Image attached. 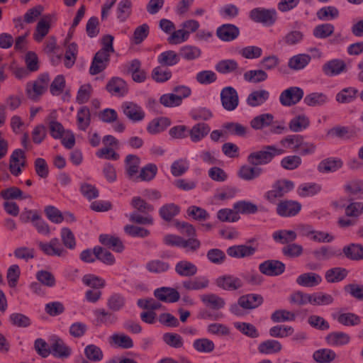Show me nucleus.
<instances>
[{
	"mask_svg": "<svg viewBox=\"0 0 363 363\" xmlns=\"http://www.w3.org/2000/svg\"><path fill=\"white\" fill-rule=\"evenodd\" d=\"M284 153V150L274 145H264L259 150L250 152L247 162L252 166L259 167L269 164L276 156Z\"/></svg>",
	"mask_w": 363,
	"mask_h": 363,
	"instance_id": "obj_1",
	"label": "nucleus"
},
{
	"mask_svg": "<svg viewBox=\"0 0 363 363\" xmlns=\"http://www.w3.org/2000/svg\"><path fill=\"white\" fill-rule=\"evenodd\" d=\"M294 188L293 182L285 179H279L273 183L272 189L264 194V198L269 203H274L277 199L283 197Z\"/></svg>",
	"mask_w": 363,
	"mask_h": 363,
	"instance_id": "obj_2",
	"label": "nucleus"
},
{
	"mask_svg": "<svg viewBox=\"0 0 363 363\" xmlns=\"http://www.w3.org/2000/svg\"><path fill=\"white\" fill-rule=\"evenodd\" d=\"M249 16L255 23L264 26H271L274 24L277 18V13L274 9L255 8L250 11Z\"/></svg>",
	"mask_w": 363,
	"mask_h": 363,
	"instance_id": "obj_3",
	"label": "nucleus"
},
{
	"mask_svg": "<svg viewBox=\"0 0 363 363\" xmlns=\"http://www.w3.org/2000/svg\"><path fill=\"white\" fill-rule=\"evenodd\" d=\"M303 90L298 86H291L284 90L279 96L280 104L284 106H292L303 97Z\"/></svg>",
	"mask_w": 363,
	"mask_h": 363,
	"instance_id": "obj_4",
	"label": "nucleus"
},
{
	"mask_svg": "<svg viewBox=\"0 0 363 363\" xmlns=\"http://www.w3.org/2000/svg\"><path fill=\"white\" fill-rule=\"evenodd\" d=\"M38 247L48 256L65 257L68 255L67 250L62 246L57 238H52L49 242H39Z\"/></svg>",
	"mask_w": 363,
	"mask_h": 363,
	"instance_id": "obj_5",
	"label": "nucleus"
},
{
	"mask_svg": "<svg viewBox=\"0 0 363 363\" xmlns=\"http://www.w3.org/2000/svg\"><path fill=\"white\" fill-rule=\"evenodd\" d=\"M220 101L224 109L228 111H234L239 104L237 91L232 86L224 87L220 91Z\"/></svg>",
	"mask_w": 363,
	"mask_h": 363,
	"instance_id": "obj_6",
	"label": "nucleus"
},
{
	"mask_svg": "<svg viewBox=\"0 0 363 363\" xmlns=\"http://www.w3.org/2000/svg\"><path fill=\"white\" fill-rule=\"evenodd\" d=\"M259 270L264 275L276 277L284 272L285 264L279 260L268 259L259 264Z\"/></svg>",
	"mask_w": 363,
	"mask_h": 363,
	"instance_id": "obj_7",
	"label": "nucleus"
},
{
	"mask_svg": "<svg viewBox=\"0 0 363 363\" xmlns=\"http://www.w3.org/2000/svg\"><path fill=\"white\" fill-rule=\"evenodd\" d=\"M301 209V204L293 200H282L278 203L277 213L281 217H292L297 215Z\"/></svg>",
	"mask_w": 363,
	"mask_h": 363,
	"instance_id": "obj_8",
	"label": "nucleus"
},
{
	"mask_svg": "<svg viewBox=\"0 0 363 363\" xmlns=\"http://www.w3.org/2000/svg\"><path fill=\"white\" fill-rule=\"evenodd\" d=\"M110 62V54L104 51L99 50L93 57L89 73L91 75H96L104 71Z\"/></svg>",
	"mask_w": 363,
	"mask_h": 363,
	"instance_id": "obj_9",
	"label": "nucleus"
},
{
	"mask_svg": "<svg viewBox=\"0 0 363 363\" xmlns=\"http://www.w3.org/2000/svg\"><path fill=\"white\" fill-rule=\"evenodd\" d=\"M121 108L124 115L133 122L141 121L145 116V113L141 106L132 101L123 103Z\"/></svg>",
	"mask_w": 363,
	"mask_h": 363,
	"instance_id": "obj_10",
	"label": "nucleus"
},
{
	"mask_svg": "<svg viewBox=\"0 0 363 363\" xmlns=\"http://www.w3.org/2000/svg\"><path fill=\"white\" fill-rule=\"evenodd\" d=\"M218 287L226 291H235L243 286L242 281L234 275L225 274L218 277L216 279Z\"/></svg>",
	"mask_w": 363,
	"mask_h": 363,
	"instance_id": "obj_11",
	"label": "nucleus"
},
{
	"mask_svg": "<svg viewBox=\"0 0 363 363\" xmlns=\"http://www.w3.org/2000/svg\"><path fill=\"white\" fill-rule=\"evenodd\" d=\"M26 164L24 151L21 149L15 150L10 157L9 170L11 173L14 176L19 175L22 172L21 167H25Z\"/></svg>",
	"mask_w": 363,
	"mask_h": 363,
	"instance_id": "obj_12",
	"label": "nucleus"
},
{
	"mask_svg": "<svg viewBox=\"0 0 363 363\" xmlns=\"http://www.w3.org/2000/svg\"><path fill=\"white\" fill-rule=\"evenodd\" d=\"M240 35V29L233 24L226 23L219 26L216 30L217 37L225 42L233 41Z\"/></svg>",
	"mask_w": 363,
	"mask_h": 363,
	"instance_id": "obj_13",
	"label": "nucleus"
},
{
	"mask_svg": "<svg viewBox=\"0 0 363 363\" xmlns=\"http://www.w3.org/2000/svg\"><path fill=\"white\" fill-rule=\"evenodd\" d=\"M106 89L113 96H123L128 91V88L126 82L120 77L111 78L106 86Z\"/></svg>",
	"mask_w": 363,
	"mask_h": 363,
	"instance_id": "obj_14",
	"label": "nucleus"
},
{
	"mask_svg": "<svg viewBox=\"0 0 363 363\" xmlns=\"http://www.w3.org/2000/svg\"><path fill=\"white\" fill-rule=\"evenodd\" d=\"M323 73L330 77L339 75L347 72L345 62L340 59L331 60L323 65Z\"/></svg>",
	"mask_w": 363,
	"mask_h": 363,
	"instance_id": "obj_15",
	"label": "nucleus"
},
{
	"mask_svg": "<svg viewBox=\"0 0 363 363\" xmlns=\"http://www.w3.org/2000/svg\"><path fill=\"white\" fill-rule=\"evenodd\" d=\"M257 251V247L246 245H238L229 247L227 254L233 258L241 259L252 256Z\"/></svg>",
	"mask_w": 363,
	"mask_h": 363,
	"instance_id": "obj_16",
	"label": "nucleus"
},
{
	"mask_svg": "<svg viewBox=\"0 0 363 363\" xmlns=\"http://www.w3.org/2000/svg\"><path fill=\"white\" fill-rule=\"evenodd\" d=\"M216 70L223 74L234 73L240 75L242 70L240 69L238 63L232 59L223 60L219 61L215 66Z\"/></svg>",
	"mask_w": 363,
	"mask_h": 363,
	"instance_id": "obj_17",
	"label": "nucleus"
},
{
	"mask_svg": "<svg viewBox=\"0 0 363 363\" xmlns=\"http://www.w3.org/2000/svg\"><path fill=\"white\" fill-rule=\"evenodd\" d=\"M50 348L52 354L57 358L66 359L69 357L72 353V349L59 337L52 339Z\"/></svg>",
	"mask_w": 363,
	"mask_h": 363,
	"instance_id": "obj_18",
	"label": "nucleus"
},
{
	"mask_svg": "<svg viewBox=\"0 0 363 363\" xmlns=\"http://www.w3.org/2000/svg\"><path fill=\"white\" fill-rule=\"evenodd\" d=\"M327 344L331 347H341L347 345L351 340L350 335L335 331L328 333L325 337Z\"/></svg>",
	"mask_w": 363,
	"mask_h": 363,
	"instance_id": "obj_19",
	"label": "nucleus"
},
{
	"mask_svg": "<svg viewBox=\"0 0 363 363\" xmlns=\"http://www.w3.org/2000/svg\"><path fill=\"white\" fill-rule=\"evenodd\" d=\"M155 296L160 301L174 303L179 300V293L173 288L161 287L154 291Z\"/></svg>",
	"mask_w": 363,
	"mask_h": 363,
	"instance_id": "obj_20",
	"label": "nucleus"
},
{
	"mask_svg": "<svg viewBox=\"0 0 363 363\" xmlns=\"http://www.w3.org/2000/svg\"><path fill=\"white\" fill-rule=\"evenodd\" d=\"M263 173V169L259 167L245 164L238 170V177L245 181H252Z\"/></svg>",
	"mask_w": 363,
	"mask_h": 363,
	"instance_id": "obj_21",
	"label": "nucleus"
},
{
	"mask_svg": "<svg viewBox=\"0 0 363 363\" xmlns=\"http://www.w3.org/2000/svg\"><path fill=\"white\" fill-rule=\"evenodd\" d=\"M342 161L337 157H328L323 160L318 165L320 173L334 172L342 168Z\"/></svg>",
	"mask_w": 363,
	"mask_h": 363,
	"instance_id": "obj_22",
	"label": "nucleus"
},
{
	"mask_svg": "<svg viewBox=\"0 0 363 363\" xmlns=\"http://www.w3.org/2000/svg\"><path fill=\"white\" fill-rule=\"evenodd\" d=\"M239 305L245 309H253L263 303V297L259 294H250L238 298Z\"/></svg>",
	"mask_w": 363,
	"mask_h": 363,
	"instance_id": "obj_23",
	"label": "nucleus"
},
{
	"mask_svg": "<svg viewBox=\"0 0 363 363\" xmlns=\"http://www.w3.org/2000/svg\"><path fill=\"white\" fill-rule=\"evenodd\" d=\"M176 273L184 277H191L198 272L197 267L192 262L187 260H181L175 265Z\"/></svg>",
	"mask_w": 363,
	"mask_h": 363,
	"instance_id": "obj_24",
	"label": "nucleus"
},
{
	"mask_svg": "<svg viewBox=\"0 0 363 363\" xmlns=\"http://www.w3.org/2000/svg\"><path fill=\"white\" fill-rule=\"evenodd\" d=\"M269 98V92L265 89L252 91L247 98V104L251 107L264 104Z\"/></svg>",
	"mask_w": 363,
	"mask_h": 363,
	"instance_id": "obj_25",
	"label": "nucleus"
},
{
	"mask_svg": "<svg viewBox=\"0 0 363 363\" xmlns=\"http://www.w3.org/2000/svg\"><path fill=\"white\" fill-rule=\"evenodd\" d=\"M322 281L321 277L313 272L303 273L296 279V283L304 287H314Z\"/></svg>",
	"mask_w": 363,
	"mask_h": 363,
	"instance_id": "obj_26",
	"label": "nucleus"
},
{
	"mask_svg": "<svg viewBox=\"0 0 363 363\" xmlns=\"http://www.w3.org/2000/svg\"><path fill=\"white\" fill-rule=\"evenodd\" d=\"M99 242L117 252L124 250V245L118 237L108 234H101L99 238Z\"/></svg>",
	"mask_w": 363,
	"mask_h": 363,
	"instance_id": "obj_27",
	"label": "nucleus"
},
{
	"mask_svg": "<svg viewBox=\"0 0 363 363\" xmlns=\"http://www.w3.org/2000/svg\"><path fill=\"white\" fill-rule=\"evenodd\" d=\"M358 93V89L354 87H345L336 94L335 100L340 104H350L357 99Z\"/></svg>",
	"mask_w": 363,
	"mask_h": 363,
	"instance_id": "obj_28",
	"label": "nucleus"
},
{
	"mask_svg": "<svg viewBox=\"0 0 363 363\" xmlns=\"http://www.w3.org/2000/svg\"><path fill=\"white\" fill-rule=\"evenodd\" d=\"M310 125V119L304 114L294 117L289 123V128L291 132L300 133L307 129Z\"/></svg>",
	"mask_w": 363,
	"mask_h": 363,
	"instance_id": "obj_29",
	"label": "nucleus"
},
{
	"mask_svg": "<svg viewBox=\"0 0 363 363\" xmlns=\"http://www.w3.org/2000/svg\"><path fill=\"white\" fill-rule=\"evenodd\" d=\"M182 286L188 291H199L208 287L209 280L206 277H197L193 279L184 281Z\"/></svg>",
	"mask_w": 363,
	"mask_h": 363,
	"instance_id": "obj_30",
	"label": "nucleus"
},
{
	"mask_svg": "<svg viewBox=\"0 0 363 363\" xmlns=\"http://www.w3.org/2000/svg\"><path fill=\"white\" fill-rule=\"evenodd\" d=\"M55 111L51 113L47 117L46 120L48 123V127L51 136L54 139H61L62 138L63 134L65 133V130L63 125L55 120Z\"/></svg>",
	"mask_w": 363,
	"mask_h": 363,
	"instance_id": "obj_31",
	"label": "nucleus"
},
{
	"mask_svg": "<svg viewBox=\"0 0 363 363\" xmlns=\"http://www.w3.org/2000/svg\"><path fill=\"white\" fill-rule=\"evenodd\" d=\"M170 124L171 121L167 117L155 118L148 123L147 130L152 135L157 134L164 131Z\"/></svg>",
	"mask_w": 363,
	"mask_h": 363,
	"instance_id": "obj_32",
	"label": "nucleus"
},
{
	"mask_svg": "<svg viewBox=\"0 0 363 363\" xmlns=\"http://www.w3.org/2000/svg\"><path fill=\"white\" fill-rule=\"evenodd\" d=\"M311 60V57L308 54H298L289 60L288 67L292 70H301L309 64Z\"/></svg>",
	"mask_w": 363,
	"mask_h": 363,
	"instance_id": "obj_33",
	"label": "nucleus"
},
{
	"mask_svg": "<svg viewBox=\"0 0 363 363\" xmlns=\"http://www.w3.org/2000/svg\"><path fill=\"white\" fill-rule=\"evenodd\" d=\"M274 116L272 113H262L253 118L250 126L255 130H262L273 124Z\"/></svg>",
	"mask_w": 363,
	"mask_h": 363,
	"instance_id": "obj_34",
	"label": "nucleus"
},
{
	"mask_svg": "<svg viewBox=\"0 0 363 363\" xmlns=\"http://www.w3.org/2000/svg\"><path fill=\"white\" fill-rule=\"evenodd\" d=\"M209 125L204 123H199L194 125L189 131V136L191 141L197 143L205 138L210 132Z\"/></svg>",
	"mask_w": 363,
	"mask_h": 363,
	"instance_id": "obj_35",
	"label": "nucleus"
},
{
	"mask_svg": "<svg viewBox=\"0 0 363 363\" xmlns=\"http://www.w3.org/2000/svg\"><path fill=\"white\" fill-rule=\"evenodd\" d=\"M96 316V322L100 325H105L109 326L116 323L117 317L111 312L106 311L104 308H98L94 311Z\"/></svg>",
	"mask_w": 363,
	"mask_h": 363,
	"instance_id": "obj_36",
	"label": "nucleus"
},
{
	"mask_svg": "<svg viewBox=\"0 0 363 363\" xmlns=\"http://www.w3.org/2000/svg\"><path fill=\"white\" fill-rule=\"evenodd\" d=\"M140 158L135 155H128L125 157V171L130 179L134 181L136 174L138 172Z\"/></svg>",
	"mask_w": 363,
	"mask_h": 363,
	"instance_id": "obj_37",
	"label": "nucleus"
},
{
	"mask_svg": "<svg viewBox=\"0 0 363 363\" xmlns=\"http://www.w3.org/2000/svg\"><path fill=\"white\" fill-rule=\"evenodd\" d=\"M201 301L208 307L213 310H219L225 306V300L214 294H208L201 296Z\"/></svg>",
	"mask_w": 363,
	"mask_h": 363,
	"instance_id": "obj_38",
	"label": "nucleus"
},
{
	"mask_svg": "<svg viewBox=\"0 0 363 363\" xmlns=\"http://www.w3.org/2000/svg\"><path fill=\"white\" fill-rule=\"evenodd\" d=\"M342 252L345 257L351 260L363 259V245L352 243L345 246Z\"/></svg>",
	"mask_w": 363,
	"mask_h": 363,
	"instance_id": "obj_39",
	"label": "nucleus"
},
{
	"mask_svg": "<svg viewBox=\"0 0 363 363\" xmlns=\"http://www.w3.org/2000/svg\"><path fill=\"white\" fill-rule=\"evenodd\" d=\"M333 317L340 324L345 326H355L361 323L360 317L353 313H340Z\"/></svg>",
	"mask_w": 363,
	"mask_h": 363,
	"instance_id": "obj_40",
	"label": "nucleus"
},
{
	"mask_svg": "<svg viewBox=\"0 0 363 363\" xmlns=\"http://www.w3.org/2000/svg\"><path fill=\"white\" fill-rule=\"evenodd\" d=\"M180 60L179 54L175 51L167 50L162 52L157 57V62L162 66H174Z\"/></svg>",
	"mask_w": 363,
	"mask_h": 363,
	"instance_id": "obj_41",
	"label": "nucleus"
},
{
	"mask_svg": "<svg viewBox=\"0 0 363 363\" xmlns=\"http://www.w3.org/2000/svg\"><path fill=\"white\" fill-rule=\"evenodd\" d=\"M314 258L318 261L328 260L333 257L340 255L341 253L334 250L329 246H321L312 252Z\"/></svg>",
	"mask_w": 363,
	"mask_h": 363,
	"instance_id": "obj_42",
	"label": "nucleus"
},
{
	"mask_svg": "<svg viewBox=\"0 0 363 363\" xmlns=\"http://www.w3.org/2000/svg\"><path fill=\"white\" fill-rule=\"evenodd\" d=\"M126 303L124 296L118 293L112 294L107 299V307L109 310L116 312L122 310Z\"/></svg>",
	"mask_w": 363,
	"mask_h": 363,
	"instance_id": "obj_43",
	"label": "nucleus"
},
{
	"mask_svg": "<svg viewBox=\"0 0 363 363\" xmlns=\"http://www.w3.org/2000/svg\"><path fill=\"white\" fill-rule=\"evenodd\" d=\"M348 274V271L342 267H334L326 271L325 279L328 283H336L343 280Z\"/></svg>",
	"mask_w": 363,
	"mask_h": 363,
	"instance_id": "obj_44",
	"label": "nucleus"
},
{
	"mask_svg": "<svg viewBox=\"0 0 363 363\" xmlns=\"http://www.w3.org/2000/svg\"><path fill=\"white\" fill-rule=\"evenodd\" d=\"M282 350L281 344L275 340H267L262 342L258 346V351L261 354L278 353Z\"/></svg>",
	"mask_w": 363,
	"mask_h": 363,
	"instance_id": "obj_45",
	"label": "nucleus"
},
{
	"mask_svg": "<svg viewBox=\"0 0 363 363\" xmlns=\"http://www.w3.org/2000/svg\"><path fill=\"white\" fill-rule=\"evenodd\" d=\"M297 237V234L294 230H280L273 233L272 238L277 242L281 244H289L294 242Z\"/></svg>",
	"mask_w": 363,
	"mask_h": 363,
	"instance_id": "obj_46",
	"label": "nucleus"
},
{
	"mask_svg": "<svg viewBox=\"0 0 363 363\" xmlns=\"http://www.w3.org/2000/svg\"><path fill=\"white\" fill-rule=\"evenodd\" d=\"M303 136L301 135H289L280 140V144L285 148L293 150L296 152L300 148Z\"/></svg>",
	"mask_w": 363,
	"mask_h": 363,
	"instance_id": "obj_47",
	"label": "nucleus"
},
{
	"mask_svg": "<svg viewBox=\"0 0 363 363\" xmlns=\"http://www.w3.org/2000/svg\"><path fill=\"white\" fill-rule=\"evenodd\" d=\"M336 357L337 355L333 350L327 348L318 350L313 354V359L318 363H330Z\"/></svg>",
	"mask_w": 363,
	"mask_h": 363,
	"instance_id": "obj_48",
	"label": "nucleus"
},
{
	"mask_svg": "<svg viewBox=\"0 0 363 363\" xmlns=\"http://www.w3.org/2000/svg\"><path fill=\"white\" fill-rule=\"evenodd\" d=\"M335 30L332 23H325L316 26L313 30V35L318 39H325L331 36Z\"/></svg>",
	"mask_w": 363,
	"mask_h": 363,
	"instance_id": "obj_49",
	"label": "nucleus"
},
{
	"mask_svg": "<svg viewBox=\"0 0 363 363\" xmlns=\"http://www.w3.org/2000/svg\"><path fill=\"white\" fill-rule=\"evenodd\" d=\"M77 125L79 130H86L90 125L91 113L87 106H82L79 108L77 116Z\"/></svg>",
	"mask_w": 363,
	"mask_h": 363,
	"instance_id": "obj_50",
	"label": "nucleus"
},
{
	"mask_svg": "<svg viewBox=\"0 0 363 363\" xmlns=\"http://www.w3.org/2000/svg\"><path fill=\"white\" fill-rule=\"evenodd\" d=\"M316 16L319 20L323 21L333 20L339 16V11L333 6H324L318 10Z\"/></svg>",
	"mask_w": 363,
	"mask_h": 363,
	"instance_id": "obj_51",
	"label": "nucleus"
},
{
	"mask_svg": "<svg viewBox=\"0 0 363 363\" xmlns=\"http://www.w3.org/2000/svg\"><path fill=\"white\" fill-rule=\"evenodd\" d=\"M243 77L248 82L260 83L267 80L268 74L264 69H254L245 72Z\"/></svg>",
	"mask_w": 363,
	"mask_h": 363,
	"instance_id": "obj_52",
	"label": "nucleus"
},
{
	"mask_svg": "<svg viewBox=\"0 0 363 363\" xmlns=\"http://www.w3.org/2000/svg\"><path fill=\"white\" fill-rule=\"evenodd\" d=\"M235 211L241 214H253L258 211V207L255 203L247 201H240L233 204Z\"/></svg>",
	"mask_w": 363,
	"mask_h": 363,
	"instance_id": "obj_53",
	"label": "nucleus"
},
{
	"mask_svg": "<svg viewBox=\"0 0 363 363\" xmlns=\"http://www.w3.org/2000/svg\"><path fill=\"white\" fill-rule=\"evenodd\" d=\"M157 167L154 164H148L140 170V174L134 178V182L150 181L156 175Z\"/></svg>",
	"mask_w": 363,
	"mask_h": 363,
	"instance_id": "obj_54",
	"label": "nucleus"
},
{
	"mask_svg": "<svg viewBox=\"0 0 363 363\" xmlns=\"http://www.w3.org/2000/svg\"><path fill=\"white\" fill-rule=\"evenodd\" d=\"M146 269L150 272L160 274L167 272L170 269V264L160 259H152L146 264Z\"/></svg>",
	"mask_w": 363,
	"mask_h": 363,
	"instance_id": "obj_55",
	"label": "nucleus"
},
{
	"mask_svg": "<svg viewBox=\"0 0 363 363\" xmlns=\"http://www.w3.org/2000/svg\"><path fill=\"white\" fill-rule=\"evenodd\" d=\"M179 213V207L174 203L165 204L159 211L160 216L166 221L172 220Z\"/></svg>",
	"mask_w": 363,
	"mask_h": 363,
	"instance_id": "obj_56",
	"label": "nucleus"
},
{
	"mask_svg": "<svg viewBox=\"0 0 363 363\" xmlns=\"http://www.w3.org/2000/svg\"><path fill=\"white\" fill-rule=\"evenodd\" d=\"M303 101L309 106H322L328 101V97L323 93L314 92L306 95Z\"/></svg>",
	"mask_w": 363,
	"mask_h": 363,
	"instance_id": "obj_57",
	"label": "nucleus"
},
{
	"mask_svg": "<svg viewBox=\"0 0 363 363\" xmlns=\"http://www.w3.org/2000/svg\"><path fill=\"white\" fill-rule=\"evenodd\" d=\"M132 3L130 0L121 1L116 9L117 18L121 22L125 21L131 13Z\"/></svg>",
	"mask_w": 363,
	"mask_h": 363,
	"instance_id": "obj_58",
	"label": "nucleus"
},
{
	"mask_svg": "<svg viewBox=\"0 0 363 363\" xmlns=\"http://www.w3.org/2000/svg\"><path fill=\"white\" fill-rule=\"evenodd\" d=\"M50 28L49 21L41 19L36 26L35 30L33 33V38L37 42H41L43 39L48 35Z\"/></svg>",
	"mask_w": 363,
	"mask_h": 363,
	"instance_id": "obj_59",
	"label": "nucleus"
},
{
	"mask_svg": "<svg viewBox=\"0 0 363 363\" xmlns=\"http://www.w3.org/2000/svg\"><path fill=\"white\" fill-rule=\"evenodd\" d=\"M94 254H96V259L105 264L112 265L115 263V258L111 252L100 246L94 247Z\"/></svg>",
	"mask_w": 363,
	"mask_h": 363,
	"instance_id": "obj_60",
	"label": "nucleus"
},
{
	"mask_svg": "<svg viewBox=\"0 0 363 363\" xmlns=\"http://www.w3.org/2000/svg\"><path fill=\"white\" fill-rule=\"evenodd\" d=\"M130 204L133 208L144 214H148L154 211V206L146 202L140 196H134L132 199Z\"/></svg>",
	"mask_w": 363,
	"mask_h": 363,
	"instance_id": "obj_61",
	"label": "nucleus"
},
{
	"mask_svg": "<svg viewBox=\"0 0 363 363\" xmlns=\"http://www.w3.org/2000/svg\"><path fill=\"white\" fill-rule=\"evenodd\" d=\"M78 53V46L75 43H69L66 49L65 65L69 68L75 63Z\"/></svg>",
	"mask_w": 363,
	"mask_h": 363,
	"instance_id": "obj_62",
	"label": "nucleus"
},
{
	"mask_svg": "<svg viewBox=\"0 0 363 363\" xmlns=\"http://www.w3.org/2000/svg\"><path fill=\"white\" fill-rule=\"evenodd\" d=\"M84 354L88 360L99 362L104 358L101 350L95 345H89L84 348Z\"/></svg>",
	"mask_w": 363,
	"mask_h": 363,
	"instance_id": "obj_63",
	"label": "nucleus"
},
{
	"mask_svg": "<svg viewBox=\"0 0 363 363\" xmlns=\"http://www.w3.org/2000/svg\"><path fill=\"white\" fill-rule=\"evenodd\" d=\"M201 50L192 45H186L182 47L179 51V56L186 60H193L200 57Z\"/></svg>",
	"mask_w": 363,
	"mask_h": 363,
	"instance_id": "obj_64",
	"label": "nucleus"
}]
</instances>
